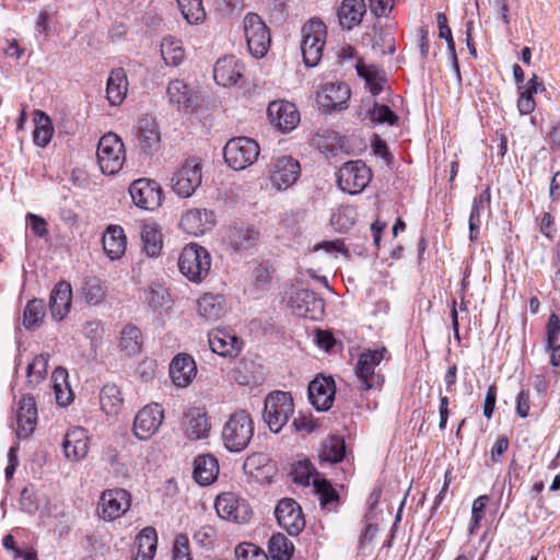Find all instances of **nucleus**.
<instances>
[{
  "mask_svg": "<svg viewBox=\"0 0 560 560\" xmlns=\"http://www.w3.org/2000/svg\"><path fill=\"white\" fill-rule=\"evenodd\" d=\"M255 424L248 411L240 409L231 413L223 424L221 440L231 453H240L247 448L253 440Z\"/></svg>",
  "mask_w": 560,
  "mask_h": 560,
  "instance_id": "obj_1",
  "label": "nucleus"
},
{
  "mask_svg": "<svg viewBox=\"0 0 560 560\" xmlns=\"http://www.w3.org/2000/svg\"><path fill=\"white\" fill-rule=\"evenodd\" d=\"M211 257L209 252L195 243L186 245L178 258L179 271L189 281L200 283L209 273Z\"/></svg>",
  "mask_w": 560,
  "mask_h": 560,
  "instance_id": "obj_2",
  "label": "nucleus"
},
{
  "mask_svg": "<svg viewBox=\"0 0 560 560\" xmlns=\"http://www.w3.org/2000/svg\"><path fill=\"white\" fill-rule=\"evenodd\" d=\"M326 34V25L318 19H312L302 26L301 51L306 67L313 68L319 63Z\"/></svg>",
  "mask_w": 560,
  "mask_h": 560,
  "instance_id": "obj_3",
  "label": "nucleus"
},
{
  "mask_svg": "<svg viewBox=\"0 0 560 560\" xmlns=\"http://www.w3.org/2000/svg\"><path fill=\"white\" fill-rule=\"evenodd\" d=\"M293 412L294 402L290 393L275 390L266 397L264 420L271 432H280Z\"/></svg>",
  "mask_w": 560,
  "mask_h": 560,
  "instance_id": "obj_4",
  "label": "nucleus"
},
{
  "mask_svg": "<svg viewBox=\"0 0 560 560\" xmlns=\"http://www.w3.org/2000/svg\"><path fill=\"white\" fill-rule=\"evenodd\" d=\"M96 156L103 174H117L126 160L124 142L116 133L104 135L98 141Z\"/></svg>",
  "mask_w": 560,
  "mask_h": 560,
  "instance_id": "obj_5",
  "label": "nucleus"
},
{
  "mask_svg": "<svg viewBox=\"0 0 560 560\" xmlns=\"http://www.w3.org/2000/svg\"><path fill=\"white\" fill-rule=\"evenodd\" d=\"M258 143L248 137H237L229 140L223 150L226 164L235 170L242 171L255 163L259 156Z\"/></svg>",
  "mask_w": 560,
  "mask_h": 560,
  "instance_id": "obj_6",
  "label": "nucleus"
},
{
  "mask_svg": "<svg viewBox=\"0 0 560 560\" xmlns=\"http://www.w3.org/2000/svg\"><path fill=\"white\" fill-rule=\"evenodd\" d=\"M371 177V170L362 161H349L338 170L337 184L342 191L355 195L368 186Z\"/></svg>",
  "mask_w": 560,
  "mask_h": 560,
  "instance_id": "obj_7",
  "label": "nucleus"
},
{
  "mask_svg": "<svg viewBox=\"0 0 560 560\" xmlns=\"http://www.w3.org/2000/svg\"><path fill=\"white\" fill-rule=\"evenodd\" d=\"M244 33L249 52L255 58H262L270 46V33L267 25L256 13L244 18Z\"/></svg>",
  "mask_w": 560,
  "mask_h": 560,
  "instance_id": "obj_8",
  "label": "nucleus"
},
{
  "mask_svg": "<svg viewBox=\"0 0 560 560\" xmlns=\"http://www.w3.org/2000/svg\"><path fill=\"white\" fill-rule=\"evenodd\" d=\"M131 495L121 488L105 490L97 505V514L104 521H114L122 516L130 508Z\"/></svg>",
  "mask_w": 560,
  "mask_h": 560,
  "instance_id": "obj_9",
  "label": "nucleus"
},
{
  "mask_svg": "<svg viewBox=\"0 0 560 560\" xmlns=\"http://www.w3.org/2000/svg\"><path fill=\"white\" fill-rule=\"evenodd\" d=\"M132 202L140 209L153 211L162 203L163 191L153 179L139 178L129 186Z\"/></svg>",
  "mask_w": 560,
  "mask_h": 560,
  "instance_id": "obj_10",
  "label": "nucleus"
},
{
  "mask_svg": "<svg viewBox=\"0 0 560 560\" xmlns=\"http://www.w3.org/2000/svg\"><path fill=\"white\" fill-rule=\"evenodd\" d=\"M201 185V165L197 159H188L172 177V188L182 198L190 197Z\"/></svg>",
  "mask_w": 560,
  "mask_h": 560,
  "instance_id": "obj_11",
  "label": "nucleus"
},
{
  "mask_svg": "<svg viewBox=\"0 0 560 560\" xmlns=\"http://www.w3.org/2000/svg\"><path fill=\"white\" fill-rule=\"evenodd\" d=\"M164 420V410L159 404H149L141 408L132 424L133 435L141 441L149 440L160 429Z\"/></svg>",
  "mask_w": 560,
  "mask_h": 560,
  "instance_id": "obj_12",
  "label": "nucleus"
},
{
  "mask_svg": "<svg viewBox=\"0 0 560 560\" xmlns=\"http://www.w3.org/2000/svg\"><path fill=\"white\" fill-rule=\"evenodd\" d=\"M214 508L218 515L228 521L242 524L252 517V509L246 500L238 498L235 493L225 492L217 497Z\"/></svg>",
  "mask_w": 560,
  "mask_h": 560,
  "instance_id": "obj_13",
  "label": "nucleus"
},
{
  "mask_svg": "<svg viewBox=\"0 0 560 560\" xmlns=\"http://www.w3.org/2000/svg\"><path fill=\"white\" fill-rule=\"evenodd\" d=\"M275 515L280 527L289 535H299L305 527V518L300 504L291 499H281L276 509Z\"/></svg>",
  "mask_w": 560,
  "mask_h": 560,
  "instance_id": "obj_14",
  "label": "nucleus"
},
{
  "mask_svg": "<svg viewBox=\"0 0 560 560\" xmlns=\"http://www.w3.org/2000/svg\"><path fill=\"white\" fill-rule=\"evenodd\" d=\"M270 182L277 190L291 187L300 176V163L292 156H280L270 165Z\"/></svg>",
  "mask_w": 560,
  "mask_h": 560,
  "instance_id": "obj_15",
  "label": "nucleus"
},
{
  "mask_svg": "<svg viewBox=\"0 0 560 560\" xmlns=\"http://www.w3.org/2000/svg\"><path fill=\"white\" fill-rule=\"evenodd\" d=\"M38 411L34 397L24 395L19 401L15 411V434L19 440L28 439L37 425Z\"/></svg>",
  "mask_w": 560,
  "mask_h": 560,
  "instance_id": "obj_16",
  "label": "nucleus"
},
{
  "mask_svg": "<svg viewBox=\"0 0 560 560\" xmlns=\"http://www.w3.org/2000/svg\"><path fill=\"white\" fill-rule=\"evenodd\" d=\"M267 116L270 122L283 133L292 131L301 119L296 106L288 101L269 103Z\"/></svg>",
  "mask_w": 560,
  "mask_h": 560,
  "instance_id": "obj_17",
  "label": "nucleus"
},
{
  "mask_svg": "<svg viewBox=\"0 0 560 560\" xmlns=\"http://www.w3.org/2000/svg\"><path fill=\"white\" fill-rule=\"evenodd\" d=\"M350 90L343 82L326 83L317 92L316 102L325 113L342 110L347 107Z\"/></svg>",
  "mask_w": 560,
  "mask_h": 560,
  "instance_id": "obj_18",
  "label": "nucleus"
},
{
  "mask_svg": "<svg viewBox=\"0 0 560 560\" xmlns=\"http://www.w3.org/2000/svg\"><path fill=\"white\" fill-rule=\"evenodd\" d=\"M291 306L298 316L317 320L324 315L325 302L315 292L303 289L291 298Z\"/></svg>",
  "mask_w": 560,
  "mask_h": 560,
  "instance_id": "obj_19",
  "label": "nucleus"
},
{
  "mask_svg": "<svg viewBox=\"0 0 560 560\" xmlns=\"http://www.w3.org/2000/svg\"><path fill=\"white\" fill-rule=\"evenodd\" d=\"M183 430L187 439L197 441L207 439L211 430V423L205 407H190L183 419Z\"/></svg>",
  "mask_w": 560,
  "mask_h": 560,
  "instance_id": "obj_20",
  "label": "nucleus"
},
{
  "mask_svg": "<svg viewBox=\"0 0 560 560\" xmlns=\"http://www.w3.org/2000/svg\"><path fill=\"white\" fill-rule=\"evenodd\" d=\"M386 353L387 350L382 348L380 350H366L360 354L355 372L362 380V385H382L384 378L375 374V369Z\"/></svg>",
  "mask_w": 560,
  "mask_h": 560,
  "instance_id": "obj_21",
  "label": "nucleus"
},
{
  "mask_svg": "<svg viewBox=\"0 0 560 560\" xmlns=\"http://www.w3.org/2000/svg\"><path fill=\"white\" fill-rule=\"evenodd\" d=\"M135 135L140 149L149 155L160 149L161 133L156 120L145 115L141 117L135 128Z\"/></svg>",
  "mask_w": 560,
  "mask_h": 560,
  "instance_id": "obj_22",
  "label": "nucleus"
},
{
  "mask_svg": "<svg viewBox=\"0 0 560 560\" xmlns=\"http://www.w3.org/2000/svg\"><path fill=\"white\" fill-rule=\"evenodd\" d=\"M215 224L214 212L207 209H190L183 214L179 226L188 234L202 235Z\"/></svg>",
  "mask_w": 560,
  "mask_h": 560,
  "instance_id": "obj_23",
  "label": "nucleus"
},
{
  "mask_svg": "<svg viewBox=\"0 0 560 560\" xmlns=\"http://www.w3.org/2000/svg\"><path fill=\"white\" fill-rule=\"evenodd\" d=\"M89 444L88 431L84 428L74 427L65 434L62 447L69 460L79 462L88 455Z\"/></svg>",
  "mask_w": 560,
  "mask_h": 560,
  "instance_id": "obj_24",
  "label": "nucleus"
},
{
  "mask_svg": "<svg viewBox=\"0 0 560 560\" xmlns=\"http://www.w3.org/2000/svg\"><path fill=\"white\" fill-rule=\"evenodd\" d=\"M259 241V232L248 225L230 226L224 236V242L236 253L247 252L254 248Z\"/></svg>",
  "mask_w": 560,
  "mask_h": 560,
  "instance_id": "obj_25",
  "label": "nucleus"
},
{
  "mask_svg": "<svg viewBox=\"0 0 560 560\" xmlns=\"http://www.w3.org/2000/svg\"><path fill=\"white\" fill-rule=\"evenodd\" d=\"M208 341L213 353L229 358L236 357L243 346L242 339L225 329H217L210 332Z\"/></svg>",
  "mask_w": 560,
  "mask_h": 560,
  "instance_id": "obj_26",
  "label": "nucleus"
},
{
  "mask_svg": "<svg viewBox=\"0 0 560 560\" xmlns=\"http://www.w3.org/2000/svg\"><path fill=\"white\" fill-rule=\"evenodd\" d=\"M173 385H190L197 375V364L187 353L176 354L168 368Z\"/></svg>",
  "mask_w": 560,
  "mask_h": 560,
  "instance_id": "obj_27",
  "label": "nucleus"
},
{
  "mask_svg": "<svg viewBox=\"0 0 560 560\" xmlns=\"http://www.w3.org/2000/svg\"><path fill=\"white\" fill-rule=\"evenodd\" d=\"M244 66L234 57L220 58L213 68V78L219 85L231 86L243 75Z\"/></svg>",
  "mask_w": 560,
  "mask_h": 560,
  "instance_id": "obj_28",
  "label": "nucleus"
},
{
  "mask_svg": "<svg viewBox=\"0 0 560 560\" xmlns=\"http://www.w3.org/2000/svg\"><path fill=\"white\" fill-rule=\"evenodd\" d=\"M167 96L170 103L176 106L178 110L189 113L196 108L198 96L182 80H174L168 83Z\"/></svg>",
  "mask_w": 560,
  "mask_h": 560,
  "instance_id": "obj_29",
  "label": "nucleus"
},
{
  "mask_svg": "<svg viewBox=\"0 0 560 560\" xmlns=\"http://www.w3.org/2000/svg\"><path fill=\"white\" fill-rule=\"evenodd\" d=\"M72 289L67 281L58 282L49 298V308L52 318L62 320L71 308Z\"/></svg>",
  "mask_w": 560,
  "mask_h": 560,
  "instance_id": "obj_30",
  "label": "nucleus"
},
{
  "mask_svg": "<svg viewBox=\"0 0 560 560\" xmlns=\"http://www.w3.org/2000/svg\"><path fill=\"white\" fill-rule=\"evenodd\" d=\"M128 85L125 69L115 68L110 71L106 83V98L112 106L122 104L127 96Z\"/></svg>",
  "mask_w": 560,
  "mask_h": 560,
  "instance_id": "obj_31",
  "label": "nucleus"
},
{
  "mask_svg": "<svg viewBox=\"0 0 560 560\" xmlns=\"http://www.w3.org/2000/svg\"><path fill=\"white\" fill-rule=\"evenodd\" d=\"M219 474L218 459L211 454L198 455L194 460L192 476L200 486H209L217 480Z\"/></svg>",
  "mask_w": 560,
  "mask_h": 560,
  "instance_id": "obj_32",
  "label": "nucleus"
},
{
  "mask_svg": "<svg viewBox=\"0 0 560 560\" xmlns=\"http://www.w3.org/2000/svg\"><path fill=\"white\" fill-rule=\"evenodd\" d=\"M365 12L364 0H342L337 15L340 25L350 31L362 22Z\"/></svg>",
  "mask_w": 560,
  "mask_h": 560,
  "instance_id": "obj_33",
  "label": "nucleus"
},
{
  "mask_svg": "<svg viewBox=\"0 0 560 560\" xmlns=\"http://www.w3.org/2000/svg\"><path fill=\"white\" fill-rule=\"evenodd\" d=\"M102 243L104 252L112 260L119 259L125 254L127 245L124 229L119 225L108 226L103 235Z\"/></svg>",
  "mask_w": 560,
  "mask_h": 560,
  "instance_id": "obj_34",
  "label": "nucleus"
},
{
  "mask_svg": "<svg viewBox=\"0 0 560 560\" xmlns=\"http://www.w3.org/2000/svg\"><path fill=\"white\" fill-rule=\"evenodd\" d=\"M346 456V443L340 435H329L325 439L318 450L320 463L337 464Z\"/></svg>",
  "mask_w": 560,
  "mask_h": 560,
  "instance_id": "obj_35",
  "label": "nucleus"
},
{
  "mask_svg": "<svg viewBox=\"0 0 560 560\" xmlns=\"http://www.w3.org/2000/svg\"><path fill=\"white\" fill-rule=\"evenodd\" d=\"M143 250L149 257H158L163 248L162 234L155 224H143L141 228Z\"/></svg>",
  "mask_w": 560,
  "mask_h": 560,
  "instance_id": "obj_36",
  "label": "nucleus"
},
{
  "mask_svg": "<svg viewBox=\"0 0 560 560\" xmlns=\"http://www.w3.org/2000/svg\"><path fill=\"white\" fill-rule=\"evenodd\" d=\"M312 485L316 494L319 497L322 506L328 511L335 510L339 503V494L336 489H334L330 481L325 478H320L319 475H316Z\"/></svg>",
  "mask_w": 560,
  "mask_h": 560,
  "instance_id": "obj_37",
  "label": "nucleus"
},
{
  "mask_svg": "<svg viewBox=\"0 0 560 560\" xmlns=\"http://www.w3.org/2000/svg\"><path fill=\"white\" fill-rule=\"evenodd\" d=\"M224 311V299L221 295L205 294L198 300V313L207 320L219 319Z\"/></svg>",
  "mask_w": 560,
  "mask_h": 560,
  "instance_id": "obj_38",
  "label": "nucleus"
},
{
  "mask_svg": "<svg viewBox=\"0 0 560 560\" xmlns=\"http://www.w3.org/2000/svg\"><path fill=\"white\" fill-rule=\"evenodd\" d=\"M141 347H142L141 330L132 324L126 325L120 332L121 350L127 355H136L140 352Z\"/></svg>",
  "mask_w": 560,
  "mask_h": 560,
  "instance_id": "obj_39",
  "label": "nucleus"
},
{
  "mask_svg": "<svg viewBox=\"0 0 560 560\" xmlns=\"http://www.w3.org/2000/svg\"><path fill=\"white\" fill-rule=\"evenodd\" d=\"M124 398L119 387H102L100 404L107 416H116L122 407Z\"/></svg>",
  "mask_w": 560,
  "mask_h": 560,
  "instance_id": "obj_40",
  "label": "nucleus"
},
{
  "mask_svg": "<svg viewBox=\"0 0 560 560\" xmlns=\"http://www.w3.org/2000/svg\"><path fill=\"white\" fill-rule=\"evenodd\" d=\"M268 551L273 560H291L294 546L283 534L278 533L270 537Z\"/></svg>",
  "mask_w": 560,
  "mask_h": 560,
  "instance_id": "obj_41",
  "label": "nucleus"
},
{
  "mask_svg": "<svg viewBox=\"0 0 560 560\" xmlns=\"http://www.w3.org/2000/svg\"><path fill=\"white\" fill-rule=\"evenodd\" d=\"M308 400L317 411H327L331 408L336 387H307Z\"/></svg>",
  "mask_w": 560,
  "mask_h": 560,
  "instance_id": "obj_42",
  "label": "nucleus"
},
{
  "mask_svg": "<svg viewBox=\"0 0 560 560\" xmlns=\"http://www.w3.org/2000/svg\"><path fill=\"white\" fill-rule=\"evenodd\" d=\"M160 50L167 66L177 67L185 58V50L180 42L171 36L163 38Z\"/></svg>",
  "mask_w": 560,
  "mask_h": 560,
  "instance_id": "obj_43",
  "label": "nucleus"
},
{
  "mask_svg": "<svg viewBox=\"0 0 560 560\" xmlns=\"http://www.w3.org/2000/svg\"><path fill=\"white\" fill-rule=\"evenodd\" d=\"M45 303L43 300L33 299L27 302L23 313V325L26 329L38 327L45 317Z\"/></svg>",
  "mask_w": 560,
  "mask_h": 560,
  "instance_id": "obj_44",
  "label": "nucleus"
},
{
  "mask_svg": "<svg viewBox=\"0 0 560 560\" xmlns=\"http://www.w3.org/2000/svg\"><path fill=\"white\" fill-rule=\"evenodd\" d=\"M357 219L358 212L353 206H341L331 215L330 223L335 230L346 232L354 225Z\"/></svg>",
  "mask_w": 560,
  "mask_h": 560,
  "instance_id": "obj_45",
  "label": "nucleus"
},
{
  "mask_svg": "<svg viewBox=\"0 0 560 560\" xmlns=\"http://www.w3.org/2000/svg\"><path fill=\"white\" fill-rule=\"evenodd\" d=\"M365 118L371 121L372 125L387 124L394 126L398 122V115L393 112L387 105L373 103L372 108L366 112Z\"/></svg>",
  "mask_w": 560,
  "mask_h": 560,
  "instance_id": "obj_46",
  "label": "nucleus"
},
{
  "mask_svg": "<svg viewBox=\"0 0 560 560\" xmlns=\"http://www.w3.org/2000/svg\"><path fill=\"white\" fill-rule=\"evenodd\" d=\"M176 2L189 24H199L206 19L202 0H176Z\"/></svg>",
  "mask_w": 560,
  "mask_h": 560,
  "instance_id": "obj_47",
  "label": "nucleus"
},
{
  "mask_svg": "<svg viewBox=\"0 0 560 560\" xmlns=\"http://www.w3.org/2000/svg\"><path fill=\"white\" fill-rule=\"evenodd\" d=\"M36 126L33 131V140L36 145L45 148L51 140L52 126L50 118L43 112H39Z\"/></svg>",
  "mask_w": 560,
  "mask_h": 560,
  "instance_id": "obj_48",
  "label": "nucleus"
},
{
  "mask_svg": "<svg viewBox=\"0 0 560 560\" xmlns=\"http://www.w3.org/2000/svg\"><path fill=\"white\" fill-rule=\"evenodd\" d=\"M48 366V355L39 354L34 358L27 366V377L30 385L39 384L45 380Z\"/></svg>",
  "mask_w": 560,
  "mask_h": 560,
  "instance_id": "obj_49",
  "label": "nucleus"
},
{
  "mask_svg": "<svg viewBox=\"0 0 560 560\" xmlns=\"http://www.w3.org/2000/svg\"><path fill=\"white\" fill-rule=\"evenodd\" d=\"M82 291L85 301L90 304L97 305L104 299L101 280L96 277L86 278L83 282Z\"/></svg>",
  "mask_w": 560,
  "mask_h": 560,
  "instance_id": "obj_50",
  "label": "nucleus"
},
{
  "mask_svg": "<svg viewBox=\"0 0 560 560\" xmlns=\"http://www.w3.org/2000/svg\"><path fill=\"white\" fill-rule=\"evenodd\" d=\"M293 480L301 485H310L318 475L308 460H299L292 468Z\"/></svg>",
  "mask_w": 560,
  "mask_h": 560,
  "instance_id": "obj_51",
  "label": "nucleus"
},
{
  "mask_svg": "<svg viewBox=\"0 0 560 560\" xmlns=\"http://www.w3.org/2000/svg\"><path fill=\"white\" fill-rule=\"evenodd\" d=\"M292 425L299 433L311 434L319 429L320 420L314 418L312 413L300 412L298 417L293 419Z\"/></svg>",
  "mask_w": 560,
  "mask_h": 560,
  "instance_id": "obj_52",
  "label": "nucleus"
},
{
  "mask_svg": "<svg viewBox=\"0 0 560 560\" xmlns=\"http://www.w3.org/2000/svg\"><path fill=\"white\" fill-rule=\"evenodd\" d=\"M148 303L154 310L168 308L171 306V298L166 289L161 285H152L147 294Z\"/></svg>",
  "mask_w": 560,
  "mask_h": 560,
  "instance_id": "obj_53",
  "label": "nucleus"
},
{
  "mask_svg": "<svg viewBox=\"0 0 560 560\" xmlns=\"http://www.w3.org/2000/svg\"><path fill=\"white\" fill-rule=\"evenodd\" d=\"M237 560H268V556L259 547L250 542L240 544L235 548Z\"/></svg>",
  "mask_w": 560,
  "mask_h": 560,
  "instance_id": "obj_54",
  "label": "nucleus"
},
{
  "mask_svg": "<svg viewBox=\"0 0 560 560\" xmlns=\"http://www.w3.org/2000/svg\"><path fill=\"white\" fill-rule=\"evenodd\" d=\"M102 460L108 464L115 474L125 476L127 467L119 460V452L113 445H107L102 451Z\"/></svg>",
  "mask_w": 560,
  "mask_h": 560,
  "instance_id": "obj_55",
  "label": "nucleus"
},
{
  "mask_svg": "<svg viewBox=\"0 0 560 560\" xmlns=\"http://www.w3.org/2000/svg\"><path fill=\"white\" fill-rule=\"evenodd\" d=\"M138 549L155 552L158 535L153 527L143 528L137 537Z\"/></svg>",
  "mask_w": 560,
  "mask_h": 560,
  "instance_id": "obj_56",
  "label": "nucleus"
},
{
  "mask_svg": "<svg viewBox=\"0 0 560 560\" xmlns=\"http://www.w3.org/2000/svg\"><path fill=\"white\" fill-rule=\"evenodd\" d=\"M485 209L486 207L472 201L471 211L468 220L469 240L471 242H476L478 240L481 225L480 214Z\"/></svg>",
  "mask_w": 560,
  "mask_h": 560,
  "instance_id": "obj_57",
  "label": "nucleus"
},
{
  "mask_svg": "<svg viewBox=\"0 0 560 560\" xmlns=\"http://www.w3.org/2000/svg\"><path fill=\"white\" fill-rule=\"evenodd\" d=\"M314 342L326 352H331L337 345V340L330 331L319 328L315 330Z\"/></svg>",
  "mask_w": 560,
  "mask_h": 560,
  "instance_id": "obj_58",
  "label": "nucleus"
},
{
  "mask_svg": "<svg viewBox=\"0 0 560 560\" xmlns=\"http://www.w3.org/2000/svg\"><path fill=\"white\" fill-rule=\"evenodd\" d=\"M217 537V532L212 526H201L194 533V540L201 547H209Z\"/></svg>",
  "mask_w": 560,
  "mask_h": 560,
  "instance_id": "obj_59",
  "label": "nucleus"
},
{
  "mask_svg": "<svg viewBox=\"0 0 560 560\" xmlns=\"http://www.w3.org/2000/svg\"><path fill=\"white\" fill-rule=\"evenodd\" d=\"M253 282L257 290H267L271 280L269 268L262 265L257 266L253 271Z\"/></svg>",
  "mask_w": 560,
  "mask_h": 560,
  "instance_id": "obj_60",
  "label": "nucleus"
},
{
  "mask_svg": "<svg viewBox=\"0 0 560 560\" xmlns=\"http://www.w3.org/2000/svg\"><path fill=\"white\" fill-rule=\"evenodd\" d=\"M156 370V362L154 360H143L137 366L136 373L140 382L150 383L153 381Z\"/></svg>",
  "mask_w": 560,
  "mask_h": 560,
  "instance_id": "obj_61",
  "label": "nucleus"
},
{
  "mask_svg": "<svg viewBox=\"0 0 560 560\" xmlns=\"http://www.w3.org/2000/svg\"><path fill=\"white\" fill-rule=\"evenodd\" d=\"M560 332V319L556 314H551L547 323L546 347H553Z\"/></svg>",
  "mask_w": 560,
  "mask_h": 560,
  "instance_id": "obj_62",
  "label": "nucleus"
},
{
  "mask_svg": "<svg viewBox=\"0 0 560 560\" xmlns=\"http://www.w3.org/2000/svg\"><path fill=\"white\" fill-rule=\"evenodd\" d=\"M173 560H191L188 552V539L183 535L175 540Z\"/></svg>",
  "mask_w": 560,
  "mask_h": 560,
  "instance_id": "obj_63",
  "label": "nucleus"
},
{
  "mask_svg": "<svg viewBox=\"0 0 560 560\" xmlns=\"http://www.w3.org/2000/svg\"><path fill=\"white\" fill-rule=\"evenodd\" d=\"M369 7L376 18L385 16L392 11L394 0H369Z\"/></svg>",
  "mask_w": 560,
  "mask_h": 560,
  "instance_id": "obj_64",
  "label": "nucleus"
}]
</instances>
